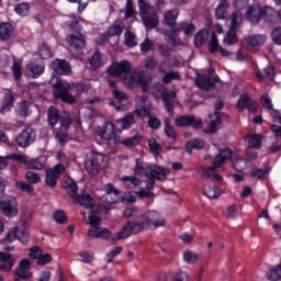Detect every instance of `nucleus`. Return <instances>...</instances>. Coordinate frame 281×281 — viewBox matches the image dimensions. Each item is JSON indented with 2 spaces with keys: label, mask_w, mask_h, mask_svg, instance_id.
Returning a JSON list of instances; mask_svg holds the SVG:
<instances>
[{
  "label": "nucleus",
  "mask_w": 281,
  "mask_h": 281,
  "mask_svg": "<svg viewBox=\"0 0 281 281\" xmlns=\"http://www.w3.org/2000/svg\"><path fill=\"white\" fill-rule=\"evenodd\" d=\"M178 34H179V31H177V25H175L171 31H167L165 33V38L173 47H179V45H181V41L177 40Z\"/></svg>",
  "instance_id": "obj_31"
},
{
  "label": "nucleus",
  "mask_w": 281,
  "mask_h": 281,
  "mask_svg": "<svg viewBox=\"0 0 281 281\" xmlns=\"http://www.w3.org/2000/svg\"><path fill=\"white\" fill-rule=\"evenodd\" d=\"M207 38H210V32L205 29L200 30L194 35V45L195 47H201L207 43Z\"/></svg>",
  "instance_id": "obj_30"
},
{
  "label": "nucleus",
  "mask_w": 281,
  "mask_h": 281,
  "mask_svg": "<svg viewBox=\"0 0 281 281\" xmlns=\"http://www.w3.org/2000/svg\"><path fill=\"white\" fill-rule=\"evenodd\" d=\"M261 145H262V135L252 134L250 137H248L249 148H260Z\"/></svg>",
  "instance_id": "obj_44"
},
{
  "label": "nucleus",
  "mask_w": 281,
  "mask_h": 281,
  "mask_svg": "<svg viewBox=\"0 0 281 281\" xmlns=\"http://www.w3.org/2000/svg\"><path fill=\"white\" fill-rule=\"evenodd\" d=\"M227 10H229V1L221 0L217 8L215 9L216 19H227Z\"/></svg>",
  "instance_id": "obj_29"
},
{
  "label": "nucleus",
  "mask_w": 281,
  "mask_h": 281,
  "mask_svg": "<svg viewBox=\"0 0 281 281\" xmlns=\"http://www.w3.org/2000/svg\"><path fill=\"white\" fill-rule=\"evenodd\" d=\"M227 159H232V149L226 148L220 150V154L212 160L213 166L202 169V179H211V177H214L215 181H223V178L216 173V170H218V167L223 166Z\"/></svg>",
  "instance_id": "obj_5"
},
{
  "label": "nucleus",
  "mask_w": 281,
  "mask_h": 281,
  "mask_svg": "<svg viewBox=\"0 0 281 281\" xmlns=\"http://www.w3.org/2000/svg\"><path fill=\"white\" fill-rule=\"evenodd\" d=\"M100 137L108 142V146L113 150L117 148V144H123L127 148H133V146H137L142 140V136L139 134H135L132 137H128L123 140L117 139V134H115V126L112 123H108L103 132L100 133Z\"/></svg>",
  "instance_id": "obj_4"
},
{
  "label": "nucleus",
  "mask_w": 281,
  "mask_h": 281,
  "mask_svg": "<svg viewBox=\"0 0 281 281\" xmlns=\"http://www.w3.org/2000/svg\"><path fill=\"white\" fill-rule=\"evenodd\" d=\"M256 101L251 100L248 94H241L237 102V109L245 111L247 109L250 113H256Z\"/></svg>",
  "instance_id": "obj_18"
},
{
  "label": "nucleus",
  "mask_w": 281,
  "mask_h": 281,
  "mask_svg": "<svg viewBox=\"0 0 281 281\" xmlns=\"http://www.w3.org/2000/svg\"><path fill=\"white\" fill-rule=\"evenodd\" d=\"M165 23L167 25L172 26V25H177V18L179 16V10L177 9H171L169 11H167L165 14Z\"/></svg>",
  "instance_id": "obj_38"
},
{
  "label": "nucleus",
  "mask_w": 281,
  "mask_h": 281,
  "mask_svg": "<svg viewBox=\"0 0 281 281\" xmlns=\"http://www.w3.org/2000/svg\"><path fill=\"white\" fill-rule=\"evenodd\" d=\"M65 172V167L63 165H56L54 168L46 170L45 183L49 186V188H56V183L60 178V175Z\"/></svg>",
  "instance_id": "obj_13"
},
{
  "label": "nucleus",
  "mask_w": 281,
  "mask_h": 281,
  "mask_svg": "<svg viewBox=\"0 0 281 281\" xmlns=\"http://www.w3.org/2000/svg\"><path fill=\"white\" fill-rule=\"evenodd\" d=\"M27 70L31 71L33 78H38L45 71V66L33 61L27 66Z\"/></svg>",
  "instance_id": "obj_40"
},
{
  "label": "nucleus",
  "mask_w": 281,
  "mask_h": 281,
  "mask_svg": "<svg viewBox=\"0 0 281 281\" xmlns=\"http://www.w3.org/2000/svg\"><path fill=\"white\" fill-rule=\"evenodd\" d=\"M16 199L10 198L7 201H0V210L5 214V216H16Z\"/></svg>",
  "instance_id": "obj_19"
},
{
  "label": "nucleus",
  "mask_w": 281,
  "mask_h": 281,
  "mask_svg": "<svg viewBox=\"0 0 281 281\" xmlns=\"http://www.w3.org/2000/svg\"><path fill=\"white\" fill-rule=\"evenodd\" d=\"M32 103L30 101L20 102L18 105V113L21 117H27L30 115V106Z\"/></svg>",
  "instance_id": "obj_46"
},
{
  "label": "nucleus",
  "mask_w": 281,
  "mask_h": 281,
  "mask_svg": "<svg viewBox=\"0 0 281 281\" xmlns=\"http://www.w3.org/2000/svg\"><path fill=\"white\" fill-rule=\"evenodd\" d=\"M92 69H100L102 67V53L97 50L89 59Z\"/></svg>",
  "instance_id": "obj_41"
},
{
  "label": "nucleus",
  "mask_w": 281,
  "mask_h": 281,
  "mask_svg": "<svg viewBox=\"0 0 281 281\" xmlns=\"http://www.w3.org/2000/svg\"><path fill=\"white\" fill-rule=\"evenodd\" d=\"M157 52L162 58H168V56H170V47L166 44H159Z\"/></svg>",
  "instance_id": "obj_63"
},
{
  "label": "nucleus",
  "mask_w": 281,
  "mask_h": 281,
  "mask_svg": "<svg viewBox=\"0 0 281 281\" xmlns=\"http://www.w3.org/2000/svg\"><path fill=\"white\" fill-rule=\"evenodd\" d=\"M272 41L273 43H276V45H281V26L273 29Z\"/></svg>",
  "instance_id": "obj_64"
},
{
  "label": "nucleus",
  "mask_w": 281,
  "mask_h": 281,
  "mask_svg": "<svg viewBox=\"0 0 281 281\" xmlns=\"http://www.w3.org/2000/svg\"><path fill=\"white\" fill-rule=\"evenodd\" d=\"M181 79V75H179V72L177 71H172V72H168L162 77V82H165V85H170V82H172V80H180Z\"/></svg>",
  "instance_id": "obj_54"
},
{
  "label": "nucleus",
  "mask_w": 281,
  "mask_h": 281,
  "mask_svg": "<svg viewBox=\"0 0 281 281\" xmlns=\"http://www.w3.org/2000/svg\"><path fill=\"white\" fill-rule=\"evenodd\" d=\"M139 214V209L137 207H127L123 211V218H135Z\"/></svg>",
  "instance_id": "obj_59"
},
{
  "label": "nucleus",
  "mask_w": 281,
  "mask_h": 281,
  "mask_svg": "<svg viewBox=\"0 0 281 281\" xmlns=\"http://www.w3.org/2000/svg\"><path fill=\"white\" fill-rule=\"evenodd\" d=\"M240 25H243V13L240 11H235L231 15V30L238 32V30H240Z\"/></svg>",
  "instance_id": "obj_35"
},
{
  "label": "nucleus",
  "mask_w": 281,
  "mask_h": 281,
  "mask_svg": "<svg viewBox=\"0 0 281 281\" xmlns=\"http://www.w3.org/2000/svg\"><path fill=\"white\" fill-rule=\"evenodd\" d=\"M15 188L16 190H21V192H26V194H34V186L27 182L18 181L15 182Z\"/></svg>",
  "instance_id": "obj_47"
},
{
  "label": "nucleus",
  "mask_w": 281,
  "mask_h": 281,
  "mask_svg": "<svg viewBox=\"0 0 281 281\" xmlns=\"http://www.w3.org/2000/svg\"><path fill=\"white\" fill-rule=\"evenodd\" d=\"M203 194L206 195L207 199H217L218 196H221V191L216 186H211V187L204 186Z\"/></svg>",
  "instance_id": "obj_39"
},
{
  "label": "nucleus",
  "mask_w": 281,
  "mask_h": 281,
  "mask_svg": "<svg viewBox=\"0 0 281 281\" xmlns=\"http://www.w3.org/2000/svg\"><path fill=\"white\" fill-rule=\"evenodd\" d=\"M14 267V257L8 252H0V271H10Z\"/></svg>",
  "instance_id": "obj_23"
},
{
  "label": "nucleus",
  "mask_w": 281,
  "mask_h": 281,
  "mask_svg": "<svg viewBox=\"0 0 281 281\" xmlns=\"http://www.w3.org/2000/svg\"><path fill=\"white\" fill-rule=\"evenodd\" d=\"M177 27V32H183V34H186V36H190V34H192L193 32L196 31V26H194V24L190 23V22H181L176 24Z\"/></svg>",
  "instance_id": "obj_36"
},
{
  "label": "nucleus",
  "mask_w": 281,
  "mask_h": 281,
  "mask_svg": "<svg viewBox=\"0 0 281 281\" xmlns=\"http://www.w3.org/2000/svg\"><path fill=\"white\" fill-rule=\"evenodd\" d=\"M210 52L214 54V52H218V40L216 38V33L211 34V38L209 41Z\"/></svg>",
  "instance_id": "obj_58"
},
{
  "label": "nucleus",
  "mask_w": 281,
  "mask_h": 281,
  "mask_svg": "<svg viewBox=\"0 0 281 281\" xmlns=\"http://www.w3.org/2000/svg\"><path fill=\"white\" fill-rule=\"evenodd\" d=\"M154 95H160L169 115H175V98H177V93L175 91H167L164 86H157L155 88Z\"/></svg>",
  "instance_id": "obj_9"
},
{
  "label": "nucleus",
  "mask_w": 281,
  "mask_h": 281,
  "mask_svg": "<svg viewBox=\"0 0 281 281\" xmlns=\"http://www.w3.org/2000/svg\"><path fill=\"white\" fill-rule=\"evenodd\" d=\"M15 12L20 16H27V14H30V4L29 3L18 4L15 8Z\"/></svg>",
  "instance_id": "obj_55"
},
{
  "label": "nucleus",
  "mask_w": 281,
  "mask_h": 281,
  "mask_svg": "<svg viewBox=\"0 0 281 281\" xmlns=\"http://www.w3.org/2000/svg\"><path fill=\"white\" fill-rule=\"evenodd\" d=\"M175 124L178 127L192 126V128H203V121L194 115H181L175 119Z\"/></svg>",
  "instance_id": "obj_12"
},
{
  "label": "nucleus",
  "mask_w": 281,
  "mask_h": 281,
  "mask_svg": "<svg viewBox=\"0 0 281 281\" xmlns=\"http://www.w3.org/2000/svg\"><path fill=\"white\" fill-rule=\"evenodd\" d=\"M115 124H120L122 131L131 128L135 124V115H133V113H128L121 120L115 121Z\"/></svg>",
  "instance_id": "obj_33"
},
{
  "label": "nucleus",
  "mask_w": 281,
  "mask_h": 281,
  "mask_svg": "<svg viewBox=\"0 0 281 281\" xmlns=\"http://www.w3.org/2000/svg\"><path fill=\"white\" fill-rule=\"evenodd\" d=\"M137 106L134 111L138 117H150V102L146 97L136 98Z\"/></svg>",
  "instance_id": "obj_15"
},
{
  "label": "nucleus",
  "mask_w": 281,
  "mask_h": 281,
  "mask_svg": "<svg viewBox=\"0 0 281 281\" xmlns=\"http://www.w3.org/2000/svg\"><path fill=\"white\" fill-rule=\"evenodd\" d=\"M112 93L114 95V99L116 101L110 102L111 106H114L116 111H124L126 109L125 104H122V102H126V95L124 92L120 91L117 88H114L112 90ZM119 103V104H117Z\"/></svg>",
  "instance_id": "obj_22"
},
{
  "label": "nucleus",
  "mask_w": 281,
  "mask_h": 281,
  "mask_svg": "<svg viewBox=\"0 0 281 281\" xmlns=\"http://www.w3.org/2000/svg\"><path fill=\"white\" fill-rule=\"evenodd\" d=\"M74 201L75 203H79V205H82V207H86V210H91L94 203L89 193L75 194Z\"/></svg>",
  "instance_id": "obj_25"
},
{
  "label": "nucleus",
  "mask_w": 281,
  "mask_h": 281,
  "mask_svg": "<svg viewBox=\"0 0 281 281\" xmlns=\"http://www.w3.org/2000/svg\"><path fill=\"white\" fill-rule=\"evenodd\" d=\"M52 67L58 76H69V74H71V65L65 59H55Z\"/></svg>",
  "instance_id": "obj_17"
},
{
  "label": "nucleus",
  "mask_w": 281,
  "mask_h": 281,
  "mask_svg": "<svg viewBox=\"0 0 281 281\" xmlns=\"http://www.w3.org/2000/svg\"><path fill=\"white\" fill-rule=\"evenodd\" d=\"M26 180L29 181V183H41V176H38V173L34 172V171H27L25 173Z\"/></svg>",
  "instance_id": "obj_61"
},
{
  "label": "nucleus",
  "mask_w": 281,
  "mask_h": 281,
  "mask_svg": "<svg viewBox=\"0 0 281 281\" xmlns=\"http://www.w3.org/2000/svg\"><path fill=\"white\" fill-rule=\"evenodd\" d=\"M143 65L148 71H155L157 69L158 61L155 57L149 56L143 60Z\"/></svg>",
  "instance_id": "obj_50"
},
{
  "label": "nucleus",
  "mask_w": 281,
  "mask_h": 281,
  "mask_svg": "<svg viewBox=\"0 0 281 281\" xmlns=\"http://www.w3.org/2000/svg\"><path fill=\"white\" fill-rule=\"evenodd\" d=\"M60 112L55 106H49L47 111V120L49 126H56L60 120Z\"/></svg>",
  "instance_id": "obj_32"
},
{
  "label": "nucleus",
  "mask_w": 281,
  "mask_h": 281,
  "mask_svg": "<svg viewBox=\"0 0 281 281\" xmlns=\"http://www.w3.org/2000/svg\"><path fill=\"white\" fill-rule=\"evenodd\" d=\"M138 8L146 30H155V27L159 25V16L157 15L155 8L144 0H138Z\"/></svg>",
  "instance_id": "obj_6"
},
{
  "label": "nucleus",
  "mask_w": 281,
  "mask_h": 281,
  "mask_svg": "<svg viewBox=\"0 0 281 281\" xmlns=\"http://www.w3.org/2000/svg\"><path fill=\"white\" fill-rule=\"evenodd\" d=\"M125 45H127V47H135V45H137V41L135 40V34H133V32L125 33Z\"/></svg>",
  "instance_id": "obj_62"
},
{
  "label": "nucleus",
  "mask_w": 281,
  "mask_h": 281,
  "mask_svg": "<svg viewBox=\"0 0 281 281\" xmlns=\"http://www.w3.org/2000/svg\"><path fill=\"white\" fill-rule=\"evenodd\" d=\"M190 280V276L187 272H179L176 276H172L167 272H162L158 277V281H188Z\"/></svg>",
  "instance_id": "obj_26"
},
{
  "label": "nucleus",
  "mask_w": 281,
  "mask_h": 281,
  "mask_svg": "<svg viewBox=\"0 0 281 281\" xmlns=\"http://www.w3.org/2000/svg\"><path fill=\"white\" fill-rule=\"evenodd\" d=\"M50 87L53 88V95L56 98V100H63L66 104H75L76 97L69 93V91H71V89H76L77 95H81V93H87V91L91 89V83H68L65 80L53 78L50 80Z\"/></svg>",
  "instance_id": "obj_3"
},
{
  "label": "nucleus",
  "mask_w": 281,
  "mask_h": 281,
  "mask_svg": "<svg viewBox=\"0 0 281 281\" xmlns=\"http://www.w3.org/2000/svg\"><path fill=\"white\" fill-rule=\"evenodd\" d=\"M85 168L90 177H97L102 168H106V157L94 154L85 161Z\"/></svg>",
  "instance_id": "obj_8"
},
{
  "label": "nucleus",
  "mask_w": 281,
  "mask_h": 281,
  "mask_svg": "<svg viewBox=\"0 0 281 281\" xmlns=\"http://www.w3.org/2000/svg\"><path fill=\"white\" fill-rule=\"evenodd\" d=\"M205 148V140L203 138H192L186 144L188 155H192V150H203Z\"/></svg>",
  "instance_id": "obj_27"
},
{
  "label": "nucleus",
  "mask_w": 281,
  "mask_h": 281,
  "mask_svg": "<svg viewBox=\"0 0 281 281\" xmlns=\"http://www.w3.org/2000/svg\"><path fill=\"white\" fill-rule=\"evenodd\" d=\"M13 32H14V29L12 27V24L10 23L0 24V41H8V38L12 36Z\"/></svg>",
  "instance_id": "obj_37"
},
{
  "label": "nucleus",
  "mask_w": 281,
  "mask_h": 281,
  "mask_svg": "<svg viewBox=\"0 0 281 281\" xmlns=\"http://www.w3.org/2000/svg\"><path fill=\"white\" fill-rule=\"evenodd\" d=\"M274 76H276V68H273V66H267L263 69V75L260 72H257V78H259V80H262V78H267L268 80H273Z\"/></svg>",
  "instance_id": "obj_45"
},
{
  "label": "nucleus",
  "mask_w": 281,
  "mask_h": 281,
  "mask_svg": "<svg viewBox=\"0 0 281 281\" xmlns=\"http://www.w3.org/2000/svg\"><path fill=\"white\" fill-rule=\"evenodd\" d=\"M53 218L56 221V223H59L60 225H65L67 223V215L64 211L57 210L53 213Z\"/></svg>",
  "instance_id": "obj_52"
},
{
  "label": "nucleus",
  "mask_w": 281,
  "mask_h": 281,
  "mask_svg": "<svg viewBox=\"0 0 281 281\" xmlns=\"http://www.w3.org/2000/svg\"><path fill=\"white\" fill-rule=\"evenodd\" d=\"M268 280L278 281L281 280V263L278 265L276 268L271 269L267 272Z\"/></svg>",
  "instance_id": "obj_49"
},
{
  "label": "nucleus",
  "mask_w": 281,
  "mask_h": 281,
  "mask_svg": "<svg viewBox=\"0 0 281 281\" xmlns=\"http://www.w3.org/2000/svg\"><path fill=\"white\" fill-rule=\"evenodd\" d=\"M218 80H221L218 76L200 75L196 77L195 85L199 89H202V91H210Z\"/></svg>",
  "instance_id": "obj_14"
},
{
  "label": "nucleus",
  "mask_w": 281,
  "mask_h": 281,
  "mask_svg": "<svg viewBox=\"0 0 281 281\" xmlns=\"http://www.w3.org/2000/svg\"><path fill=\"white\" fill-rule=\"evenodd\" d=\"M108 36H120L122 34V25L120 22H115L112 26H110L106 31Z\"/></svg>",
  "instance_id": "obj_51"
},
{
  "label": "nucleus",
  "mask_w": 281,
  "mask_h": 281,
  "mask_svg": "<svg viewBox=\"0 0 281 281\" xmlns=\"http://www.w3.org/2000/svg\"><path fill=\"white\" fill-rule=\"evenodd\" d=\"M110 76H114L117 78L122 76V74H128L131 71V64L128 61L114 63L108 69Z\"/></svg>",
  "instance_id": "obj_16"
},
{
  "label": "nucleus",
  "mask_w": 281,
  "mask_h": 281,
  "mask_svg": "<svg viewBox=\"0 0 281 281\" xmlns=\"http://www.w3.org/2000/svg\"><path fill=\"white\" fill-rule=\"evenodd\" d=\"M104 200L108 205L120 203V190L115 189L113 184H108L105 189Z\"/></svg>",
  "instance_id": "obj_20"
},
{
  "label": "nucleus",
  "mask_w": 281,
  "mask_h": 281,
  "mask_svg": "<svg viewBox=\"0 0 281 281\" xmlns=\"http://www.w3.org/2000/svg\"><path fill=\"white\" fill-rule=\"evenodd\" d=\"M135 172L140 177H146V189L136 192L139 199H150L153 196L150 190L155 188V181H166L170 175V170L157 165H148V162H137Z\"/></svg>",
  "instance_id": "obj_2"
},
{
  "label": "nucleus",
  "mask_w": 281,
  "mask_h": 281,
  "mask_svg": "<svg viewBox=\"0 0 281 281\" xmlns=\"http://www.w3.org/2000/svg\"><path fill=\"white\" fill-rule=\"evenodd\" d=\"M40 56L44 60H47V58H52V49H49V46H47V44H43L40 47Z\"/></svg>",
  "instance_id": "obj_60"
},
{
  "label": "nucleus",
  "mask_w": 281,
  "mask_h": 281,
  "mask_svg": "<svg viewBox=\"0 0 281 281\" xmlns=\"http://www.w3.org/2000/svg\"><path fill=\"white\" fill-rule=\"evenodd\" d=\"M15 238H18V240H20L22 245H27L30 238V229H27V227L25 226L11 229L7 234V237L3 239V243H12V240H14Z\"/></svg>",
  "instance_id": "obj_11"
},
{
  "label": "nucleus",
  "mask_w": 281,
  "mask_h": 281,
  "mask_svg": "<svg viewBox=\"0 0 281 281\" xmlns=\"http://www.w3.org/2000/svg\"><path fill=\"white\" fill-rule=\"evenodd\" d=\"M266 41L267 36L262 34L247 35L244 37V43L250 47H260L261 45H265Z\"/></svg>",
  "instance_id": "obj_24"
},
{
  "label": "nucleus",
  "mask_w": 281,
  "mask_h": 281,
  "mask_svg": "<svg viewBox=\"0 0 281 281\" xmlns=\"http://www.w3.org/2000/svg\"><path fill=\"white\" fill-rule=\"evenodd\" d=\"M12 104H14V95L12 94V92L10 90H8L5 93V97H4V102H3L2 106L0 108V112L5 113V111H8V108L12 106Z\"/></svg>",
  "instance_id": "obj_43"
},
{
  "label": "nucleus",
  "mask_w": 281,
  "mask_h": 281,
  "mask_svg": "<svg viewBox=\"0 0 281 281\" xmlns=\"http://www.w3.org/2000/svg\"><path fill=\"white\" fill-rule=\"evenodd\" d=\"M273 8L271 7H260L258 4L248 5L246 8L245 18L249 23L258 24L262 19H271L273 16Z\"/></svg>",
  "instance_id": "obj_7"
},
{
  "label": "nucleus",
  "mask_w": 281,
  "mask_h": 281,
  "mask_svg": "<svg viewBox=\"0 0 281 281\" xmlns=\"http://www.w3.org/2000/svg\"><path fill=\"white\" fill-rule=\"evenodd\" d=\"M166 225V220L161 218V215L157 211H146L140 214L135 222H127L123 226L122 232L116 233L112 236V240H124L133 236V234H139L144 229H150V227H164Z\"/></svg>",
  "instance_id": "obj_1"
},
{
  "label": "nucleus",
  "mask_w": 281,
  "mask_h": 281,
  "mask_svg": "<svg viewBox=\"0 0 281 281\" xmlns=\"http://www.w3.org/2000/svg\"><path fill=\"white\" fill-rule=\"evenodd\" d=\"M67 41H68L69 45L75 47V49H82V47H85V36H82L81 34L69 35L67 37Z\"/></svg>",
  "instance_id": "obj_34"
},
{
  "label": "nucleus",
  "mask_w": 281,
  "mask_h": 281,
  "mask_svg": "<svg viewBox=\"0 0 281 281\" xmlns=\"http://www.w3.org/2000/svg\"><path fill=\"white\" fill-rule=\"evenodd\" d=\"M92 207H93L92 212L94 214H109V212L111 210V207H109L105 204H97L95 205V202H93V206Z\"/></svg>",
  "instance_id": "obj_56"
},
{
  "label": "nucleus",
  "mask_w": 281,
  "mask_h": 281,
  "mask_svg": "<svg viewBox=\"0 0 281 281\" xmlns=\"http://www.w3.org/2000/svg\"><path fill=\"white\" fill-rule=\"evenodd\" d=\"M124 85L126 87H134V85H144V81L142 80V75L128 71L127 74H125Z\"/></svg>",
  "instance_id": "obj_28"
},
{
  "label": "nucleus",
  "mask_w": 281,
  "mask_h": 281,
  "mask_svg": "<svg viewBox=\"0 0 281 281\" xmlns=\"http://www.w3.org/2000/svg\"><path fill=\"white\" fill-rule=\"evenodd\" d=\"M165 133L170 139H175V137H177L175 127L170 124V120L168 119L165 120Z\"/></svg>",
  "instance_id": "obj_53"
},
{
  "label": "nucleus",
  "mask_w": 281,
  "mask_h": 281,
  "mask_svg": "<svg viewBox=\"0 0 281 281\" xmlns=\"http://www.w3.org/2000/svg\"><path fill=\"white\" fill-rule=\"evenodd\" d=\"M236 32L237 31L229 29V31L227 32L226 36L223 40V44L226 46L236 45V43H238V37L236 36Z\"/></svg>",
  "instance_id": "obj_42"
},
{
  "label": "nucleus",
  "mask_w": 281,
  "mask_h": 281,
  "mask_svg": "<svg viewBox=\"0 0 281 281\" xmlns=\"http://www.w3.org/2000/svg\"><path fill=\"white\" fill-rule=\"evenodd\" d=\"M88 238H103V240H108L111 238V231L102 227H90L87 233Z\"/></svg>",
  "instance_id": "obj_21"
},
{
  "label": "nucleus",
  "mask_w": 281,
  "mask_h": 281,
  "mask_svg": "<svg viewBox=\"0 0 281 281\" xmlns=\"http://www.w3.org/2000/svg\"><path fill=\"white\" fill-rule=\"evenodd\" d=\"M199 258H201V255L192 252V250H184L183 252V260L189 265H194Z\"/></svg>",
  "instance_id": "obj_48"
},
{
  "label": "nucleus",
  "mask_w": 281,
  "mask_h": 281,
  "mask_svg": "<svg viewBox=\"0 0 281 281\" xmlns=\"http://www.w3.org/2000/svg\"><path fill=\"white\" fill-rule=\"evenodd\" d=\"M59 121H60L63 128H69V126H71L72 120H71V116L69 115V113H67V112L61 113V116H59Z\"/></svg>",
  "instance_id": "obj_57"
},
{
  "label": "nucleus",
  "mask_w": 281,
  "mask_h": 281,
  "mask_svg": "<svg viewBox=\"0 0 281 281\" xmlns=\"http://www.w3.org/2000/svg\"><path fill=\"white\" fill-rule=\"evenodd\" d=\"M15 142L20 148H27L29 146H32V144L36 142V131L30 126L25 127L15 138Z\"/></svg>",
  "instance_id": "obj_10"
}]
</instances>
